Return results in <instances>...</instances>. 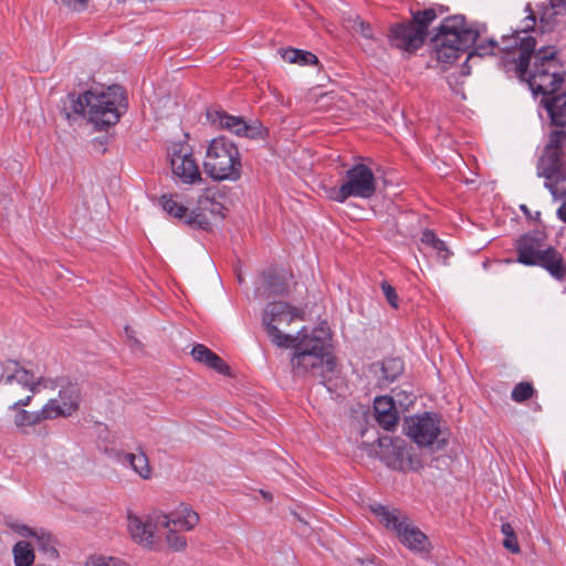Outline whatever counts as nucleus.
I'll use <instances>...</instances> for the list:
<instances>
[{
    "label": "nucleus",
    "mask_w": 566,
    "mask_h": 566,
    "mask_svg": "<svg viewBox=\"0 0 566 566\" xmlns=\"http://www.w3.org/2000/svg\"><path fill=\"white\" fill-rule=\"evenodd\" d=\"M381 290L388 303L394 307H398V295L396 290L387 282L381 283Z\"/></svg>",
    "instance_id": "obj_38"
},
{
    "label": "nucleus",
    "mask_w": 566,
    "mask_h": 566,
    "mask_svg": "<svg viewBox=\"0 0 566 566\" xmlns=\"http://www.w3.org/2000/svg\"><path fill=\"white\" fill-rule=\"evenodd\" d=\"M437 18L434 9H427L418 11L413 14V21L411 24H416L418 28H422L423 36H426L428 25Z\"/></svg>",
    "instance_id": "obj_32"
},
{
    "label": "nucleus",
    "mask_w": 566,
    "mask_h": 566,
    "mask_svg": "<svg viewBox=\"0 0 566 566\" xmlns=\"http://www.w3.org/2000/svg\"><path fill=\"white\" fill-rule=\"evenodd\" d=\"M289 289V275L279 273L264 274L256 287V295L268 298L272 295H282Z\"/></svg>",
    "instance_id": "obj_25"
},
{
    "label": "nucleus",
    "mask_w": 566,
    "mask_h": 566,
    "mask_svg": "<svg viewBox=\"0 0 566 566\" xmlns=\"http://www.w3.org/2000/svg\"><path fill=\"white\" fill-rule=\"evenodd\" d=\"M208 117L217 127L227 129L239 137L256 138L262 135L263 127L256 120L248 124L242 117L232 116L222 111L210 112Z\"/></svg>",
    "instance_id": "obj_20"
},
{
    "label": "nucleus",
    "mask_w": 566,
    "mask_h": 566,
    "mask_svg": "<svg viewBox=\"0 0 566 566\" xmlns=\"http://www.w3.org/2000/svg\"><path fill=\"white\" fill-rule=\"evenodd\" d=\"M496 46L495 41L489 40L488 43H479L476 44L474 51L469 54V59H473L474 56H484L488 54H492Z\"/></svg>",
    "instance_id": "obj_37"
},
{
    "label": "nucleus",
    "mask_w": 566,
    "mask_h": 566,
    "mask_svg": "<svg viewBox=\"0 0 566 566\" xmlns=\"http://www.w3.org/2000/svg\"><path fill=\"white\" fill-rule=\"evenodd\" d=\"M377 188L374 172L364 164H357L345 174L343 184L339 187L326 189L328 199L336 202H345L348 198H371Z\"/></svg>",
    "instance_id": "obj_11"
},
{
    "label": "nucleus",
    "mask_w": 566,
    "mask_h": 566,
    "mask_svg": "<svg viewBox=\"0 0 566 566\" xmlns=\"http://www.w3.org/2000/svg\"><path fill=\"white\" fill-rule=\"evenodd\" d=\"M369 509L377 521L388 531L394 532L400 543L409 551L418 554L430 552L429 538L405 513L379 503L370 504Z\"/></svg>",
    "instance_id": "obj_6"
},
{
    "label": "nucleus",
    "mask_w": 566,
    "mask_h": 566,
    "mask_svg": "<svg viewBox=\"0 0 566 566\" xmlns=\"http://www.w3.org/2000/svg\"><path fill=\"white\" fill-rule=\"evenodd\" d=\"M296 63L301 65H313L317 63V57L311 52L301 50L300 59Z\"/></svg>",
    "instance_id": "obj_40"
},
{
    "label": "nucleus",
    "mask_w": 566,
    "mask_h": 566,
    "mask_svg": "<svg viewBox=\"0 0 566 566\" xmlns=\"http://www.w3.org/2000/svg\"><path fill=\"white\" fill-rule=\"evenodd\" d=\"M291 367L295 376L305 377L318 373L326 379L328 373L335 369V359L331 352V332L326 322L317 327L301 331L293 338Z\"/></svg>",
    "instance_id": "obj_2"
},
{
    "label": "nucleus",
    "mask_w": 566,
    "mask_h": 566,
    "mask_svg": "<svg viewBox=\"0 0 566 566\" xmlns=\"http://www.w3.org/2000/svg\"><path fill=\"white\" fill-rule=\"evenodd\" d=\"M8 410L13 412V424L15 429L22 433H27L28 428L35 427L41 422L49 420V409H44V407L35 411H29L24 408Z\"/></svg>",
    "instance_id": "obj_26"
},
{
    "label": "nucleus",
    "mask_w": 566,
    "mask_h": 566,
    "mask_svg": "<svg viewBox=\"0 0 566 566\" xmlns=\"http://www.w3.org/2000/svg\"><path fill=\"white\" fill-rule=\"evenodd\" d=\"M191 356L196 361L203 364L221 375L230 374V368L224 360L202 344L193 346Z\"/></svg>",
    "instance_id": "obj_27"
},
{
    "label": "nucleus",
    "mask_w": 566,
    "mask_h": 566,
    "mask_svg": "<svg viewBox=\"0 0 566 566\" xmlns=\"http://www.w3.org/2000/svg\"><path fill=\"white\" fill-rule=\"evenodd\" d=\"M84 566H132L129 563L117 556L102 554L91 555Z\"/></svg>",
    "instance_id": "obj_30"
},
{
    "label": "nucleus",
    "mask_w": 566,
    "mask_h": 566,
    "mask_svg": "<svg viewBox=\"0 0 566 566\" xmlns=\"http://www.w3.org/2000/svg\"><path fill=\"white\" fill-rule=\"evenodd\" d=\"M222 199L223 195L218 186L202 188L193 196L188 226L207 229L212 222L221 220L224 217Z\"/></svg>",
    "instance_id": "obj_13"
},
{
    "label": "nucleus",
    "mask_w": 566,
    "mask_h": 566,
    "mask_svg": "<svg viewBox=\"0 0 566 566\" xmlns=\"http://www.w3.org/2000/svg\"><path fill=\"white\" fill-rule=\"evenodd\" d=\"M389 36L394 46L405 51L419 49L424 40L422 28L411 23L392 27Z\"/></svg>",
    "instance_id": "obj_22"
},
{
    "label": "nucleus",
    "mask_w": 566,
    "mask_h": 566,
    "mask_svg": "<svg viewBox=\"0 0 566 566\" xmlns=\"http://www.w3.org/2000/svg\"><path fill=\"white\" fill-rule=\"evenodd\" d=\"M555 200H560L562 205L557 209V217L563 222H566V180L563 181V185L559 186V190L557 195H552Z\"/></svg>",
    "instance_id": "obj_36"
},
{
    "label": "nucleus",
    "mask_w": 566,
    "mask_h": 566,
    "mask_svg": "<svg viewBox=\"0 0 566 566\" xmlns=\"http://www.w3.org/2000/svg\"><path fill=\"white\" fill-rule=\"evenodd\" d=\"M203 168L213 180H238L242 164L237 145L226 137L213 138L207 146Z\"/></svg>",
    "instance_id": "obj_7"
},
{
    "label": "nucleus",
    "mask_w": 566,
    "mask_h": 566,
    "mask_svg": "<svg viewBox=\"0 0 566 566\" xmlns=\"http://www.w3.org/2000/svg\"><path fill=\"white\" fill-rule=\"evenodd\" d=\"M517 262L525 265H541L557 280L566 275L563 256L553 248H546L541 233L525 234L517 242Z\"/></svg>",
    "instance_id": "obj_8"
},
{
    "label": "nucleus",
    "mask_w": 566,
    "mask_h": 566,
    "mask_svg": "<svg viewBox=\"0 0 566 566\" xmlns=\"http://www.w3.org/2000/svg\"><path fill=\"white\" fill-rule=\"evenodd\" d=\"M56 380L59 395L56 398H51L44 403V409H49V420L57 418H66L72 416L80 406V390L76 385Z\"/></svg>",
    "instance_id": "obj_18"
},
{
    "label": "nucleus",
    "mask_w": 566,
    "mask_h": 566,
    "mask_svg": "<svg viewBox=\"0 0 566 566\" xmlns=\"http://www.w3.org/2000/svg\"><path fill=\"white\" fill-rule=\"evenodd\" d=\"M521 208H522L523 211H526V207L524 205L521 206Z\"/></svg>",
    "instance_id": "obj_47"
},
{
    "label": "nucleus",
    "mask_w": 566,
    "mask_h": 566,
    "mask_svg": "<svg viewBox=\"0 0 566 566\" xmlns=\"http://www.w3.org/2000/svg\"><path fill=\"white\" fill-rule=\"evenodd\" d=\"M379 444L385 449L388 464L401 471H419L422 460L419 453L400 439L381 438Z\"/></svg>",
    "instance_id": "obj_16"
},
{
    "label": "nucleus",
    "mask_w": 566,
    "mask_h": 566,
    "mask_svg": "<svg viewBox=\"0 0 566 566\" xmlns=\"http://www.w3.org/2000/svg\"><path fill=\"white\" fill-rule=\"evenodd\" d=\"M555 14H566V0H551Z\"/></svg>",
    "instance_id": "obj_42"
},
{
    "label": "nucleus",
    "mask_w": 566,
    "mask_h": 566,
    "mask_svg": "<svg viewBox=\"0 0 566 566\" xmlns=\"http://www.w3.org/2000/svg\"><path fill=\"white\" fill-rule=\"evenodd\" d=\"M545 106L555 125L562 126L566 123V96L546 98Z\"/></svg>",
    "instance_id": "obj_28"
},
{
    "label": "nucleus",
    "mask_w": 566,
    "mask_h": 566,
    "mask_svg": "<svg viewBox=\"0 0 566 566\" xmlns=\"http://www.w3.org/2000/svg\"><path fill=\"white\" fill-rule=\"evenodd\" d=\"M4 525L15 535L23 538H33L38 549L50 560L59 558L56 538L44 528L31 527L19 520L7 518Z\"/></svg>",
    "instance_id": "obj_19"
},
{
    "label": "nucleus",
    "mask_w": 566,
    "mask_h": 566,
    "mask_svg": "<svg viewBox=\"0 0 566 566\" xmlns=\"http://www.w3.org/2000/svg\"><path fill=\"white\" fill-rule=\"evenodd\" d=\"M0 382L3 386L4 396L12 400L8 409L28 407L35 394L45 389L54 390L56 387L55 379L35 376L17 363H11L4 368Z\"/></svg>",
    "instance_id": "obj_4"
},
{
    "label": "nucleus",
    "mask_w": 566,
    "mask_h": 566,
    "mask_svg": "<svg viewBox=\"0 0 566 566\" xmlns=\"http://www.w3.org/2000/svg\"><path fill=\"white\" fill-rule=\"evenodd\" d=\"M348 23L349 24L347 25V28L350 29L352 31L359 33L366 39L373 38L371 27L368 23L361 21L359 17L349 20Z\"/></svg>",
    "instance_id": "obj_34"
},
{
    "label": "nucleus",
    "mask_w": 566,
    "mask_h": 566,
    "mask_svg": "<svg viewBox=\"0 0 566 566\" xmlns=\"http://www.w3.org/2000/svg\"><path fill=\"white\" fill-rule=\"evenodd\" d=\"M387 366L392 367L394 369H396L397 373H399L401 370V363L399 360H397V359H392V360L387 361L386 364H384L382 370H384L385 374L387 371Z\"/></svg>",
    "instance_id": "obj_44"
},
{
    "label": "nucleus",
    "mask_w": 566,
    "mask_h": 566,
    "mask_svg": "<svg viewBox=\"0 0 566 566\" xmlns=\"http://www.w3.org/2000/svg\"><path fill=\"white\" fill-rule=\"evenodd\" d=\"M301 50L286 49L282 52V59L289 63H296L300 59Z\"/></svg>",
    "instance_id": "obj_41"
},
{
    "label": "nucleus",
    "mask_w": 566,
    "mask_h": 566,
    "mask_svg": "<svg viewBox=\"0 0 566 566\" xmlns=\"http://www.w3.org/2000/svg\"><path fill=\"white\" fill-rule=\"evenodd\" d=\"M63 4L76 9L80 6L85 4L88 0H60Z\"/></svg>",
    "instance_id": "obj_43"
},
{
    "label": "nucleus",
    "mask_w": 566,
    "mask_h": 566,
    "mask_svg": "<svg viewBox=\"0 0 566 566\" xmlns=\"http://www.w3.org/2000/svg\"><path fill=\"white\" fill-rule=\"evenodd\" d=\"M72 109L96 130H106L126 111L125 91L119 85L92 87L72 101Z\"/></svg>",
    "instance_id": "obj_3"
},
{
    "label": "nucleus",
    "mask_w": 566,
    "mask_h": 566,
    "mask_svg": "<svg viewBox=\"0 0 566 566\" xmlns=\"http://www.w3.org/2000/svg\"><path fill=\"white\" fill-rule=\"evenodd\" d=\"M405 433L420 447H429L440 434V420L436 413L426 412L406 419Z\"/></svg>",
    "instance_id": "obj_17"
},
{
    "label": "nucleus",
    "mask_w": 566,
    "mask_h": 566,
    "mask_svg": "<svg viewBox=\"0 0 566 566\" xmlns=\"http://www.w3.org/2000/svg\"><path fill=\"white\" fill-rule=\"evenodd\" d=\"M169 157L172 175L181 184L197 185L202 182L199 165L188 144H172L169 148Z\"/></svg>",
    "instance_id": "obj_15"
},
{
    "label": "nucleus",
    "mask_w": 566,
    "mask_h": 566,
    "mask_svg": "<svg viewBox=\"0 0 566 566\" xmlns=\"http://www.w3.org/2000/svg\"><path fill=\"white\" fill-rule=\"evenodd\" d=\"M386 378H387V380L392 381V380L395 379V375H392V376H388V375H386Z\"/></svg>",
    "instance_id": "obj_46"
},
{
    "label": "nucleus",
    "mask_w": 566,
    "mask_h": 566,
    "mask_svg": "<svg viewBox=\"0 0 566 566\" xmlns=\"http://www.w3.org/2000/svg\"><path fill=\"white\" fill-rule=\"evenodd\" d=\"M565 146L566 132H552L537 163V176L545 178V187L552 195H557L559 186L566 180V163L563 158Z\"/></svg>",
    "instance_id": "obj_10"
},
{
    "label": "nucleus",
    "mask_w": 566,
    "mask_h": 566,
    "mask_svg": "<svg viewBox=\"0 0 566 566\" xmlns=\"http://www.w3.org/2000/svg\"><path fill=\"white\" fill-rule=\"evenodd\" d=\"M512 49H513V46L510 44H505L503 48L504 51H511Z\"/></svg>",
    "instance_id": "obj_45"
},
{
    "label": "nucleus",
    "mask_w": 566,
    "mask_h": 566,
    "mask_svg": "<svg viewBox=\"0 0 566 566\" xmlns=\"http://www.w3.org/2000/svg\"><path fill=\"white\" fill-rule=\"evenodd\" d=\"M303 319V312L297 307L285 302H272L264 310L262 323L273 344L277 347L289 348L295 336L283 333L281 327Z\"/></svg>",
    "instance_id": "obj_12"
},
{
    "label": "nucleus",
    "mask_w": 566,
    "mask_h": 566,
    "mask_svg": "<svg viewBox=\"0 0 566 566\" xmlns=\"http://www.w3.org/2000/svg\"><path fill=\"white\" fill-rule=\"evenodd\" d=\"M159 514L160 510L145 515L128 514L127 532L134 543L149 551L159 549V537L156 533L164 531L156 522V517Z\"/></svg>",
    "instance_id": "obj_14"
},
{
    "label": "nucleus",
    "mask_w": 566,
    "mask_h": 566,
    "mask_svg": "<svg viewBox=\"0 0 566 566\" xmlns=\"http://www.w3.org/2000/svg\"><path fill=\"white\" fill-rule=\"evenodd\" d=\"M12 555L15 566H31L35 558L34 551L27 541L17 542L12 548Z\"/></svg>",
    "instance_id": "obj_29"
},
{
    "label": "nucleus",
    "mask_w": 566,
    "mask_h": 566,
    "mask_svg": "<svg viewBox=\"0 0 566 566\" xmlns=\"http://www.w3.org/2000/svg\"><path fill=\"white\" fill-rule=\"evenodd\" d=\"M481 32L478 27L467 25L463 15L444 19L433 38L437 59L443 63H453L460 52L476 42Z\"/></svg>",
    "instance_id": "obj_5"
},
{
    "label": "nucleus",
    "mask_w": 566,
    "mask_h": 566,
    "mask_svg": "<svg viewBox=\"0 0 566 566\" xmlns=\"http://www.w3.org/2000/svg\"><path fill=\"white\" fill-rule=\"evenodd\" d=\"M199 514L186 503L178 504L172 511L165 512L156 517L157 524L165 531V543L172 552H184L188 541L181 532H190L199 524Z\"/></svg>",
    "instance_id": "obj_9"
},
{
    "label": "nucleus",
    "mask_w": 566,
    "mask_h": 566,
    "mask_svg": "<svg viewBox=\"0 0 566 566\" xmlns=\"http://www.w3.org/2000/svg\"><path fill=\"white\" fill-rule=\"evenodd\" d=\"M375 418L378 424L387 431L394 430L398 424V412L391 397H378L374 401Z\"/></svg>",
    "instance_id": "obj_24"
},
{
    "label": "nucleus",
    "mask_w": 566,
    "mask_h": 566,
    "mask_svg": "<svg viewBox=\"0 0 566 566\" xmlns=\"http://www.w3.org/2000/svg\"><path fill=\"white\" fill-rule=\"evenodd\" d=\"M101 439H102L101 449L103 450L104 453H105V447H108V448L113 447L116 450H119L117 448L118 437L116 433H107V436L105 438H101Z\"/></svg>",
    "instance_id": "obj_39"
},
{
    "label": "nucleus",
    "mask_w": 566,
    "mask_h": 566,
    "mask_svg": "<svg viewBox=\"0 0 566 566\" xmlns=\"http://www.w3.org/2000/svg\"><path fill=\"white\" fill-rule=\"evenodd\" d=\"M421 243L434 250L442 259H447L449 255L444 242L437 238L431 230H426L422 232Z\"/></svg>",
    "instance_id": "obj_31"
},
{
    "label": "nucleus",
    "mask_w": 566,
    "mask_h": 566,
    "mask_svg": "<svg viewBox=\"0 0 566 566\" xmlns=\"http://www.w3.org/2000/svg\"><path fill=\"white\" fill-rule=\"evenodd\" d=\"M533 395V387L528 382H520L512 391V399L522 402Z\"/></svg>",
    "instance_id": "obj_35"
},
{
    "label": "nucleus",
    "mask_w": 566,
    "mask_h": 566,
    "mask_svg": "<svg viewBox=\"0 0 566 566\" xmlns=\"http://www.w3.org/2000/svg\"><path fill=\"white\" fill-rule=\"evenodd\" d=\"M105 454L128 465L143 480H150L153 476L149 459L142 448H138L136 452H124L113 447H105Z\"/></svg>",
    "instance_id": "obj_21"
},
{
    "label": "nucleus",
    "mask_w": 566,
    "mask_h": 566,
    "mask_svg": "<svg viewBox=\"0 0 566 566\" xmlns=\"http://www.w3.org/2000/svg\"><path fill=\"white\" fill-rule=\"evenodd\" d=\"M193 196L186 193H165L159 198L163 210L171 218L188 224Z\"/></svg>",
    "instance_id": "obj_23"
},
{
    "label": "nucleus",
    "mask_w": 566,
    "mask_h": 566,
    "mask_svg": "<svg viewBox=\"0 0 566 566\" xmlns=\"http://www.w3.org/2000/svg\"><path fill=\"white\" fill-rule=\"evenodd\" d=\"M535 18L531 13L524 21L523 30L513 34L512 39L517 48V57L513 55L515 71L522 78L527 80L528 85L534 94L551 95L555 93L564 81V72L556 59V50L554 46L539 49L534 55L533 67L528 71L536 41L527 35V30L533 29ZM515 54V52H513Z\"/></svg>",
    "instance_id": "obj_1"
},
{
    "label": "nucleus",
    "mask_w": 566,
    "mask_h": 566,
    "mask_svg": "<svg viewBox=\"0 0 566 566\" xmlns=\"http://www.w3.org/2000/svg\"><path fill=\"white\" fill-rule=\"evenodd\" d=\"M501 531L504 535L503 545L506 549L512 553H518L520 546L517 543V538L514 534V530L510 523H503L501 526Z\"/></svg>",
    "instance_id": "obj_33"
}]
</instances>
